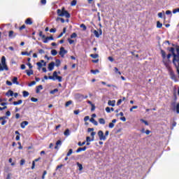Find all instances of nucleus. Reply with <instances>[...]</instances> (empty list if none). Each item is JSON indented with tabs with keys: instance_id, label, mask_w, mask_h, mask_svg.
<instances>
[{
	"instance_id": "obj_27",
	"label": "nucleus",
	"mask_w": 179,
	"mask_h": 179,
	"mask_svg": "<svg viewBox=\"0 0 179 179\" xmlns=\"http://www.w3.org/2000/svg\"><path fill=\"white\" fill-rule=\"evenodd\" d=\"M76 99H83V95L80 94H76L75 95Z\"/></svg>"
},
{
	"instance_id": "obj_49",
	"label": "nucleus",
	"mask_w": 179,
	"mask_h": 179,
	"mask_svg": "<svg viewBox=\"0 0 179 179\" xmlns=\"http://www.w3.org/2000/svg\"><path fill=\"white\" fill-rule=\"evenodd\" d=\"M68 41L69 43V44H73V43H75V41L71 38H68Z\"/></svg>"
},
{
	"instance_id": "obj_35",
	"label": "nucleus",
	"mask_w": 179,
	"mask_h": 179,
	"mask_svg": "<svg viewBox=\"0 0 179 179\" xmlns=\"http://www.w3.org/2000/svg\"><path fill=\"white\" fill-rule=\"evenodd\" d=\"M59 65H61V61H59V59H57L55 66H59Z\"/></svg>"
},
{
	"instance_id": "obj_39",
	"label": "nucleus",
	"mask_w": 179,
	"mask_h": 179,
	"mask_svg": "<svg viewBox=\"0 0 179 179\" xmlns=\"http://www.w3.org/2000/svg\"><path fill=\"white\" fill-rule=\"evenodd\" d=\"M71 104H72V101H69L66 103V107H69V106H71Z\"/></svg>"
},
{
	"instance_id": "obj_62",
	"label": "nucleus",
	"mask_w": 179,
	"mask_h": 179,
	"mask_svg": "<svg viewBox=\"0 0 179 179\" xmlns=\"http://www.w3.org/2000/svg\"><path fill=\"white\" fill-rule=\"evenodd\" d=\"M38 52H39V54H44V50H43V49H40L39 50H38Z\"/></svg>"
},
{
	"instance_id": "obj_7",
	"label": "nucleus",
	"mask_w": 179,
	"mask_h": 179,
	"mask_svg": "<svg viewBox=\"0 0 179 179\" xmlns=\"http://www.w3.org/2000/svg\"><path fill=\"white\" fill-rule=\"evenodd\" d=\"M94 36L99 38L100 37V36H101V34H103V31H101V29H100L99 31H99H97V30H94L93 31Z\"/></svg>"
},
{
	"instance_id": "obj_15",
	"label": "nucleus",
	"mask_w": 179,
	"mask_h": 179,
	"mask_svg": "<svg viewBox=\"0 0 179 179\" xmlns=\"http://www.w3.org/2000/svg\"><path fill=\"white\" fill-rule=\"evenodd\" d=\"M22 103H23V101L22 99H20L17 101L13 102V104L14 106H19V105L22 104Z\"/></svg>"
},
{
	"instance_id": "obj_12",
	"label": "nucleus",
	"mask_w": 179,
	"mask_h": 179,
	"mask_svg": "<svg viewBox=\"0 0 179 179\" xmlns=\"http://www.w3.org/2000/svg\"><path fill=\"white\" fill-rule=\"evenodd\" d=\"M108 105L111 106V107H115V100H113V101L109 100L108 101Z\"/></svg>"
},
{
	"instance_id": "obj_6",
	"label": "nucleus",
	"mask_w": 179,
	"mask_h": 179,
	"mask_svg": "<svg viewBox=\"0 0 179 179\" xmlns=\"http://www.w3.org/2000/svg\"><path fill=\"white\" fill-rule=\"evenodd\" d=\"M68 52L66 50H65V48L64 47L60 48V51L59 52V55H61V57H64V56L65 55V54H66Z\"/></svg>"
},
{
	"instance_id": "obj_45",
	"label": "nucleus",
	"mask_w": 179,
	"mask_h": 179,
	"mask_svg": "<svg viewBox=\"0 0 179 179\" xmlns=\"http://www.w3.org/2000/svg\"><path fill=\"white\" fill-rule=\"evenodd\" d=\"M171 78L173 80H176V75H174V73H171Z\"/></svg>"
},
{
	"instance_id": "obj_42",
	"label": "nucleus",
	"mask_w": 179,
	"mask_h": 179,
	"mask_svg": "<svg viewBox=\"0 0 179 179\" xmlns=\"http://www.w3.org/2000/svg\"><path fill=\"white\" fill-rule=\"evenodd\" d=\"M94 141V139L92 138V139L91 140L90 136H87V137L86 138V141H87V142H92V141Z\"/></svg>"
},
{
	"instance_id": "obj_36",
	"label": "nucleus",
	"mask_w": 179,
	"mask_h": 179,
	"mask_svg": "<svg viewBox=\"0 0 179 179\" xmlns=\"http://www.w3.org/2000/svg\"><path fill=\"white\" fill-rule=\"evenodd\" d=\"M136 108H138V106H134L133 107H131L130 108L131 113H132V111H134V110H136Z\"/></svg>"
},
{
	"instance_id": "obj_54",
	"label": "nucleus",
	"mask_w": 179,
	"mask_h": 179,
	"mask_svg": "<svg viewBox=\"0 0 179 179\" xmlns=\"http://www.w3.org/2000/svg\"><path fill=\"white\" fill-rule=\"evenodd\" d=\"M90 120V117H89V116H85V117H84V121H89Z\"/></svg>"
},
{
	"instance_id": "obj_4",
	"label": "nucleus",
	"mask_w": 179,
	"mask_h": 179,
	"mask_svg": "<svg viewBox=\"0 0 179 179\" xmlns=\"http://www.w3.org/2000/svg\"><path fill=\"white\" fill-rule=\"evenodd\" d=\"M169 51L172 53V55L173 56V61L174 58H176V57H179V48L176 49L177 55H176V53H174V51H176V49H174V48H171L169 49Z\"/></svg>"
},
{
	"instance_id": "obj_51",
	"label": "nucleus",
	"mask_w": 179,
	"mask_h": 179,
	"mask_svg": "<svg viewBox=\"0 0 179 179\" xmlns=\"http://www.w3.org/2000/svg\"><path fill=\"white\" fill-rule=\"evenodd\" d=\"M48 79H50L51 80H57V78H55L53 76H50Z\"/></svg>"
},
{
	"instance_id": "obj_2",
	"label": "nucleus",
	"mask_w": 179,
	"mask_h": 179,
	"mask_svg": "<svg viewBox=\"0 0 179 179\" xmlns=\"http://www.w3.org/2000/svg\"><path fill=\"white\" fill-rule=\"evenodd\" d=\"M57 15L58 16H60L61 17H66L67 19H69L71 17V15L69 13H68L66 10L65 8H62L61 9L57 10Z\"/></svg>"
},
{
	"instance_id": "obj_52",
	"label": "nucleus",
	"mask_w": 179,
	"mask_h": 179,
	"mask_svg": "<svg viewBox=\"0 0 179 179\" xmlns=\"http://www.w3.org/2000/svg\"><path fill=\"white\" fill-rule=\"evenodd\" d=\"M91 107V111H94V110H96V106H94V104H92Z\"/></svg>"
},
{
	"instance_id": "obj_56",
	"label": "nucleus",
	"mask_w": 179,
	"mask_h": 179,
	"mask_svg": "<svg viewBox=\"0 0 179 179\" xmlns=\"http://www.w3.org/2000/svg\"><path fill=\"white\" fill-rule=\"evenodd\" d=\"M108 59L110 61V62H114V58H113L112 57H108Z\"/></svg>"
},
{
	"instance_id": "obj_64",
	"label": "nucleus",
	"mask_w": 179,
	"mask_h": 179,
	"mask_svg": "<svg viewBox=\"0 0 179 179\" xmlns=\"http://www.w3.org/2000/svg\"><path fill=\"white\" fill-rule=\"evenodd\" d=\"M166 15H171V10H166Z\"/></svg>"
},
{
	"instance_id": "obj_14",
	"label": "nucleus",
	"mask_w": 179,
	"mask_h": 179,
	"mask_svg": "<svg viewBox=\"0 0 179 179\" xmlns=\"http://www.w3.org/2000/svg\"><path fill=\"white\" fill-rule=\"evenodd\" d=\"M86 149H87V148L86 147L79 148L78 149H77L76 153H80V152H85Z\"/></svg>"
},
{
	"instance_id": "obj_41",
	"label": "nucleus",
	"mask_w": 179,
	"mask_h": 179,
	"mask_svg": "<svg viewBox=\"0 0 179 179\" xmlns=\"http://www.w3.org/2000/svg\"><path fill=\"white\" fill-rule=\"evenodd\" d=\"M173 14L179 13V8H176V9H173Z\"/></svg>"
},
{
	"instance_id": "obj_60",
	"label": "nucleus",
	"mask_w": 179,
	"mask_h": 179,
	"mask_svg": "<svg viewBox=\"0 0 179 179\" xmlns=\"http://www.w3.org/2000/svg\"><path fill=\"white\" fill-rule=\"evenodd\" d=\"M121 121H123V122H125V121H127V118H125V117H120Z\"/></svg>"
},
{
	"instance_id": "obj_30",
	"label": "nucleus",
	"mask_w": 179,
	"mask_h": 179,
	"mask_svg": "<svg viewBox=\"0 0 179 179\" xmlns=\"http://www.w3.org/2000/svg\"><path fill=\"white\" fill-rule=\"evenodd\" d=\"M100 71L99 70H91V73H93L94 75H96V73H99Z\"/></svg>"
},
{
	"instance_id": "obj_26",
	"label": "nucleus",
	"mask_w": 179,
	"mask_h": 179,
	"mask_svg": "<svg viewBox=\"0 0 179 179\" xmlns=\"http://www.w3.org/2000/svg\"><path fill=\"white\" fill-rule=\"evenodd\" d=\"M90 57H91V58H93L94 59H96V58H99V55H97V54H91Z\"/></svg>"
},
{
	"instance_id": "obj_47",
	"label": "nucleus",
	"mask_w": 179,
	"mask_h": 179,
	"mask_svg": "<svg viewBox=\"0 0 179 179\" xmlns=\"http://www.w3.org/2000/svg\"><path fill=\"white\" fill-rule=\"evenodd\" d=\"M78 146H83V145H86V141H84L83 143L78 142Z\"/></svg>"
},
{
	"instance_id": "obj_19",
	"label": "nucleus",
	"mask_w": 179,
	"mask_h": 179,
	"mask_svg": "<svg viewBox=\"0 0 179 179\" xmlns=\"http://www.w3.org/2000/svg\"><path fill=\"white\" fill-rule=\"evenodd\" d=\"M61 145H62V142L60 140L57 141L55 149H58V146H61Z\"/></svg>"
},
{
	"instance_id": "obj_28",
	"label": "nucleus",
	"mask_w": 179,
	"mask_h": 179,
	"mask_svg": "<svg viewBox=\"0 0 179 179\" xmlns=\"http://www.w3.org/2000/svg\"><path fill=\"white\" fill-rule=\"evenodd\" d=\"M22 94H23V97H27V96H29V92L23 91Z\"/></svg>"
},
{
	"instance_id": "obj_55",
	"label": "nucleus",
	"mask_w": 179,
	"mask_h": 179,
	"mask_svg": "<svg viewBox=\"0 0 179 179\" xmlns=\"http://www.w3.org/2000/svg\"><path fill=\"white\" fill-rule=\"evenodd\" d=\"M158 17H160V19H163V13H159Z\"/></svg>"
},
{
	"instance_id": "obj_9",
	"label": "nucleus",
	"mask_w": 179,
	"mask_h": 179,
	"mask_svg": "<svg viewBox=\"0 0 179 179\" xmlns=\"http://www.w3.org/2000/svg\"><path fill=\"white\" fill-rule=\"evenodd\" d=\"M8 37H10V38H15V37H16V34H15L13 31H10L8 34Z\"/></svg>"
},
{
	"instance_id": "obj_43",
	"label": "nucleus",
	"mask_w": 179,
	"mask_h": 179,
	"mask_svg": "<svg viewBox=\"0 0 179 179\" xmlns=\"http://www.w3.org/2000/svg\"><path fill=\"white\" fill-rule=\"evenodd\" d=\"M73 152V150L72 149H70L66 156H71V155H72Z\"/></svg>"
},
{
	"instance_id": "obj_10",
	"label": "nucleus",
	"mask_w": 179,
	"mask_h": 179,
	"mask_svg": "<svg viewBox=\"0 0 179 179\" xmlns=\"http://www.w3.org/2000/svg\"><path fill=\"white\" fill-rule=\"evenodd\" d=\"M27 125H29V122L27 121H24L20 124V127L22 129L26 128V127H27Z\"/></svg>"
},
{
	"instance_id": "obj_40",
	"label": "nucleus",
	"mask_w": 179,
	"mask_h": 179,
	"mask_svg": "<svg viewBox=\"0 0 179 179\" xmlns=\"http://www.w3.org/2000/svg\"><path fill=\"white\" fill-rule=\"evenodd\" d=\"M57 92H58V89H55L50 91V94H55V93H57Z\"/></svg>"
},
{
	"instance_id": "obj_50",
	"label": "nucleus",
	"mask_w": 179,
	"mask_h": 179,
	"mask_svg": "<svg viewBox=\"0 0 179 179\" xmlns=\"http://www.w3.org/2000/svg\"><path fill=\"white\" fill-rule=\"evenodd\" d=\"M80 27H81L82 29H83V30H86V25H85L84 24H81Z\"/></svg>"
},
{
	"instance_id": "obj_63",
	"label": "nucleus",
	"mask_w": 179,
	"mask_h": 179,
	"mask_svg": "<svg viewBox=\"0 0 179 179\" xmlns=\"http://www.w3.org/2000/svg\"><path fill=\"white\" fill-rule=\"evenodd\" d=\"M121 103H122V99H119L117 103V106H120V104H121Z\"/></svg>"
},
{
	"instance_id": "obj_38",
	"label": "nucleus",
	"mask_w": 179,
	"mask_h": 179,
	"mask_svg": "<svg viewBox=\"0 0 179 179\" xmlns=\"http://www.w3.org/2000/svg\"><path fill=\"white\" fill-rule=\"evenodd\" d=\"M71 6H76V0H73L71 3Z\"/></svg>"
},
{
	"instance_id": "obj_21",
	"label": "nucleus",
	"mask_w": 179,
	"mask_h": 179,
	"mask_svg": "<svg viewBox=\"0 0 179 179\" xmlns=\"http://www.w3.org/2000/svg\"><path fill=\"white\" fill-rule=\"evenodd\" d=\"M99 122L101 125H104V124H106V120L104 119H103V118H99Z\"/></svg>"
},
{
	"instance_id": "obj_57",
	"label": "nucleus",
	"mask_w": 179,
	"mask_h": 179,
	"mask_svg": "<svg viewBox=\"0 0 179 179\" xmlns=\"http://www.w3.org/2000/svg\"><path fill=\"white\" fill-rule=\"evenodd\" d=\"M106 113H111L110 107H106Z\"/></svg>"
},
{
	"instance_id": "obj_25",
	"label": "nucleus",
	"mask_w": 179,
	"mask_h": 179,
	"mask_svg": "<svg viewBox=\"0 0 179 179\" xmlns=\"http://www.w3.org/2000/svg\"><path fill=\"white\" fill-rule=\"evenodd\" d=\"M77 166H78L80 171H82L83 170V166H82V164H80L79 162L77 163Z\"/></svg>"
},
{
	"instance_id": "obj_34",
	"label": "nucleus",
	"mask_w": 179,
	"mask_h": 179,
	"mask_svg": "<svg viewBox=\"0 0 179 179\" xmlns=\"http://www.w3.org/2000/svg\"><path fill=\"white\" fill-rule=\"evenodd\" d=\"M140 121L141 122H143V124H145V125H149V123L148 122V121L143 120V119H141Z\"/></svg>"
},
{
	"instance_id": "obj_37",
	"label": "nucleus",
	"mask_w": 179,
	"mask_h": 179,
	"mask_svg": "<svg viewBox=\"0 0 179 179\" xmlns=\"http://www.w3.org/2000/svg\"><path fill=\"white\" fill-rule=\"evenodd\" d=\"M31 101H33V103H37V101H38V99H37L36 98L32 97L31 98Z\"/></svg>"
},
{
	"instance_id": "obj_22",
	"label": "nucleus",
	"mask_w": 179,
	"mask_h": 179,
	"mask_svg": "<svg viewBox=\"0 0 179 179\" xmlns=\"http://www.w3.org/2000/svg\"><path fill=\"white\" fill-rule=\"evenodd\" d=\"M40 90H43V85H38L36 87V93H40Z\"/></svg>"
},
{
	"instance_id": "obj_58",
	"label": "nucleus",
	"mask_w": 179,
	"mask_h": 179,
	"mask_svg": "<svg viewBox=\"0 0 179 179\" xmlns=\"http://www.w3.org/2000/svg\"><path fill=\"white\" fill-rule=\"evenodd\" d=\"M6 85H8V86H12V82L7 80L6 81Z\"/></svg>"
},
{
	"instance_id": "obj_3",
	"label": "nucleus",
	"mask_w": 179,
	"mask_h": 179,
	"mask_svg": "<svg viewBox=\"0 0 179 179\" xmlns=\"http://www.w3.org/2000/svg\"><path fill=\"white\" fill-rule=\"evenodd\" d=\"M98 136L99 138V141H106V139H107V137H106L104 133L101 130L98 131Z\"/></svg>"
},
{
	"instance_id": "obj_17",
	"label": "nucleus",
	"mask_w": 179,
	"mask_h": 179,
	"mask_svg": "<svg viewBox=\"0 0 179 179\" xmlns=\"http://www.w3.org/2000/svg\"><path fill=\"white\" fill-rule=\"evenodd\" d=\"M12 82L14 83V85H19V82H17V77H14L12 80Z\"/></svg>"
},
{
	"instance_id": "obj_61",
	"label": "nucleus",
	"mask_w": 179,
	"mask_h": 179,
	"mask_svg": "<svg viewBox=\"0 0 179 179\" xmlns=\"http://www.w3.org/2000/svg\"><path fill=\"white\" fill-rule=\"evenodd\" d=\"M57 31V29H51L50 30V33H55Z\"/></svg>"
},
{
	"instance_id": "obj_53",
	"label": "nucleus",
	"mask_w": 179,
	"mask_h": 179,
	"mask_svg": "<svg viewBox=\"0 0 179 179\" xmlns=\"http://www.w3.org/2000/svg\"><path fill=\"white\" fill-rule=\"evenodd\" d=\"M36 65L38 66V69H40V68H41L43 66V64H41V62H37Z\"/></svg>"
},
{
	"instance_id": "obj_33",
	"label": "nucleus",
	"mask_w": 179,
	"mask_h": 179,
	"mask_svg": "<svg viewBox=\"0 0 179 179\" xmlns=\"http://www.w3.org/2000/svg\"><path fill=\"white\" fill-rule=\"evenodd\" d=\"M76 37H78V34L75 32L71 35V38H76Z\"/></svg>"
},
{
	"instance_id": "obj_23",
	"label": "nucleus",
	"mask_w": 179,
	"mask_h": 179,
	"mask_svg": "<svg viewBox=\"0 0 179 179\" xmlns=\"http://www.w3.org/2000/svg\"><path fill=\"white\" fill-rule=\"evenodd\" d=\"M26 73H27V75H28V76H31V75H33L34 73L33 70H27Z\"/></svg>"
},
{
	"instance_id": "obj_8",
	"label": "nucleus",
	"mask_w": 179,
	"mask_h": 179,
	"mask_svg": "<svg viewBox=\"0 0 179 179\" xmlns=\"http://www.w3.org/2000/svg\"><path fill=\"white\" fill-rule=\"evenodd\" d=\"M55 65V63H54V62H50L48 64V69L49 71H54V66Z\"/></svg>"
},
{
	"instance_id": "obj_44",
	"label": "nucleus",
	"mask_w": 179,
	"mask_h": 179,
	"mask_svg": "<svg viewBox=\"0 0 179 179\" xmlns=\"http://www.w3.org/2000/svg\"><path fill=\"white\" fill-rule=\"evenodd\" d=\"M39 36L41 37L42 38H45V35L43 34V31L39 32Z\"/></svg>"
},
{
	"instance_id": "obj_16",
	"label": "nucleus",
	"mask_w": 179,
	"mask_h": 179,
	"mask_svg": "<svg viewBox=\"0 0 179 179\" xmlns=\"http://www.w3.org/2000/svg\"><path fill=\"white\" fill-rule=\"evenodd\" d=\"M13 91H12V90H8V92L7 93H6V96H8V97H9V96H13Z\"/></svg>"
},
{
	"instance_id": "obj_5",
	"label": "nucleus",
	"mask_w": 179,
	"mask_h": 179,
	"mask_svg": "<svg viewBox=\"0 0 179 179\" xmlns=\"http://www.w3.org/2000/svg\"><path fill=\"white\" fill-rule=\"evenodd\" d=\"M53 78L58 80V82H62V77L58 76V73L57 71L53 72Z\"/></svg>"
},
{
	"instance_id": "obj_24",
	"label": "nucleus",
	"mask_w": 179,
	"mask_h": 179,
	"mask_svg": "<svg viewBox=\"0 0 179 179\" xmlns=\"http://www.w3.org/2000/svg\"><path fill=\"white\" fill-rule=\"evenodd\" d=\"M163 27V24H162L160 22L157 21V29H162Z\"/></svg>"
},
{
	"instance_id": "obj_1",
	"label": "nucleus",
	"mask_w": 179,
	"mask_h": 179,
	"mask_svg": "<svg viewBox=\"0 0 179 179\" xmlns=\"http://www.w3.org/2000/svg\"><path fill=\"white\" fill-rule=\"evenodd\" d=\"M3 71H9L8 64H6V57H5V56L1 57V63H0V72H3Z\"/></svg>"
},
{
	"instance_id": "obj_29",
	"label": "nucleus",
	"mask_w": 179,
	"mask_h": 179,
	"mask_svg": "<svg viewBox=\"0 0 179 179\" xmlns=\"http://www.w3.org/2000/svg\"><path fill=\"white\" fill-rule=\"evenodd\" d=\"M162 57L164 59H166V52L164 50H161Z\"/></svg>"
},
{
	"instance_id": "obj_31",
	"label": "nucleus",
	"mask_w": 179,
	"mask_h": 179,
	"mask_svg": "<svg viewBox=\"0 0 179 179\" xmlns=\"http://www.w3.org/2000/svg\"><path fill=\"white\" fill-rule=\"evenodd\" d=\"M64 135H65V136H69L70 133H69V129H66V131L64 133Z\"/></svg>"
},
{
	"instance_id": "obj_13",
	"label": "nucleus",
	"mask_w": 179,
	"mask_h": 179,
	"mask_svg": "<svg viewBox=\"0 0 179 179\" xmlns=\"http://www.w3.org/2000/svg\"><path fill=\"white\" fill-rule=\"evenodd\" d=\"M90 122H92V124H94V125H95L96 127H97V125H99V123L97 122V121H96V120H94V118L91 117V119H90Z\"/></svg>"
},
{
	"instance_id": "obj_59",
	"label": "nucleus",
	"mask_w": 179,
	"mask_h": 179,
	"mask_svg": "<svg viewBox=\"0 0 179 179\" xmlns=\"http://www.w3.org/2000/svg\"><path fill=\"white\" fill-rule=\"evenodd\" d=\"M176 113L179 114V103H178L176 106Z\"/></svg>"
},
{
	"instance_id": "obj_20",
	"label": "nucleus",
	"mask_w": 179,
	"mask_h": 179,
	"mask_svg": "<svg viewBox=\"0 0 179 179\" xmlns=\"http://www.w3.org/2000/svg\"><path fill=\"white\" fill-rule=\"evenodd\" d=\"M26 24H33V22L31 21V18H27L25 21Z\"/></svg>"
},
{
	"instance_id": "obj_48",
	"label": "nucleus",
	"mask_w": 179,
	"mask_h": 179,
	"mask_svg": "<svg viewBox=\"0 0 179 179\" xmlns=\"http://www.w3.org/2000/svg\"><path fill=\"white\" fill-rule=\"evenodd\" d=\"M45 176H47V171H43V174L42 176V179H45Z\"/></svg>"
},
{
	"instance_id": "obj_11",
	"label": "nucleus",
	"mask_w": 179,
	"mask_h": 179,
	"mask_svg": "<svg viewBox=\"0 0 179 179\" xmlns=\"http://www.w3.org/2000/svg\"><path fill=\"white\" fill-rule=\"evenodd\" d=\"M115 122H117V120L113 119V120H112V122L109 123V128H110V129L114 128V127H115V124H115Z\"/></svg>"
},
{
	"instance_id": "obj_18",
	"label": "nucleus",
	"mask_w": 179,
	"mask_h": 179,
	"mask_svg": "<svg viewBox=\"0 0 179 179\" xmlns=\"http://www.w3.org/2000/svg\"><path fill=\"white\" fill-rule=\"evenodd\" d=\"M31 52H33V50H30L29 52H22V55H27V57L30 56L31 55Z\"/></svg>"
},
{
	"instance_id": "obj_32",
	"label": "nucleus",
	"mask_w": 179,
	"mask_h": 179,
	"mask_svg": "<svg viewBox=\"0 0 179 179\" xmlns=\"http://www.w3.org/2000/svg\"><path fill=\"white\" fill-rule=\"evenodd\" d=\"M51 54H52L54 57H55V55H57V54H58V52H57V50H51Z\"/></svg>"
},
{
	"instance_id": "obj_46",
	"label": "nucleus",
	"mask_w": 179,
	"mask_h": 179,
	"mask_svg": "<svg viewBox=\"0 0 179 179\" xmlns=\"http://www.w3.org/2000/svg\"><path fill=\"white\" fill-rule=\"evenodd\" d=\"M34 85H36V81H32L28 85V86H29V87H31V86H34Z\"/></svg>"
}]
</instances>
